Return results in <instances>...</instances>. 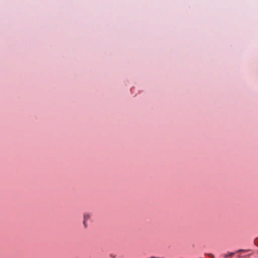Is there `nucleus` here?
<instances>
[{
  "instance_id": "2",
  "label": "nucleus",
  "mask_w": 258,
  "mask_h": 258,
  "mask_svg": "<svg viewBox=\"0 0 258 258\" xmlns=\"http://www.w3.org/2000/svg\"><path fill=\"white\" fill-rule=\"evenodd\" d=\"M84 219H85V220H84V224H85V221H86V219H87V216H86V215H85V216H84Z\"/></svg>"
},
{
  "instance_id": "1",
  "label": "nucleus",
  "mask_w": 258,
  "mask_h": 258,
  "mask_svg": "<svg viewBox=\"0 0 258 258\" xmlns=\"http://www.w3.org/2000/svg\"><path fill=\"white\" fill-rule=\"evenodd\" d=\"M234 252H229L225 255V258H227L228 256H232L234 255Z\"/></svg>"
}]
</instances>
